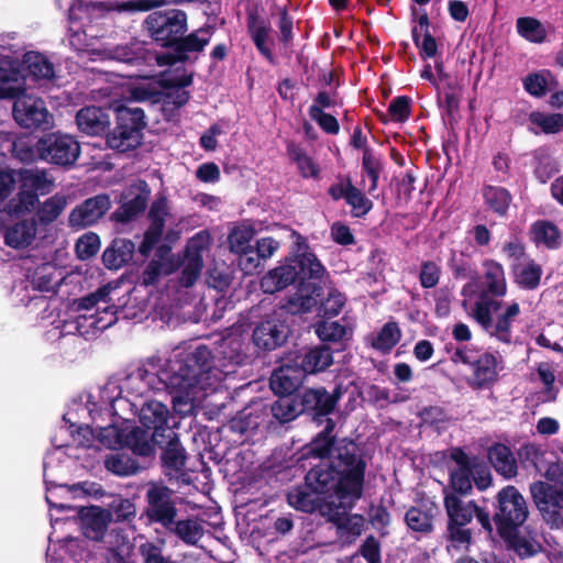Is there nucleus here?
<instances>
[{
    "mask_svg": "<svg viewBox=\"0 0 563 563\" xmlns=\"http://www.w3.org/2000/svg\"><path fill=\"white\" fill-rule=\"evenodd\" d=\"M21 187L34 192L35 195H46L51 191L53 185L44 170L25 169L20 175Z\"/></svg>",
    "mask_w": 563,
    "mask_h": 563,
    "instance_id": "nucleus-55",
    "label": "nucleus"
},
{
    "mask_svg": "<svg viewBox=\"0 0 563 563\" xmlns=\"http://www.w3.org/2000/svg\"><path fill=\"white\" fill-rule=\"evenodd\" d=\"M471 476L476 488L481 492L487 489L493 482L490 466L478 456H468Z\"/></svg>",
    "mask_w": 563,
    "mask_h": 563,
    "instance_id": "nucleus-60",
    "label": "nucleus"
},
{
    "mask_svg": "<svg viewBox=\"0 0 563 563\" xmlns=\"http://www.w3.org/2000/svg\"><path fill=\"white\" fill-rule=\"evenodd\" d=\"M352 210L351 213L354 218L365 217L373 208V201L368 199L365 194L349 180V195L345 199Z\"/></svg>",
    "mask_w": 563,
    "mask_h": 563,
    "instance_id": "nucleus-61",
    "label": "nucleus"
},
{
    "mask_svg": "<svg viewBox=\"0 0 563 563\" xmlns=\"http://www.w3.org/2000/svg\"><path fill=\"white\" fill-rule=\"evenodd\" d=\"M529 490L542 520L551 529L563 528V484L536 481Z\"/></svg>",
    "mask_w": 563,
    "mask_h": 563,
    "instance_id": "nucleus-10",
    "label": "nucleus"
},
{
    "mask_svg": "<svg viewBox=\"0 0 563 563\" xmlns=\"http://www.w3.org/2000/svg\"><path fill=\"white\" fill-rule=\"evenodd\" d=\"M287 154L297 164L299 173L303 178L319 177L320 168L305 148L295 143H289L287 145Z\"/></svg>",
    "mask_w": 563,
    "mask_h": 563,
    "instance_id": "nucleus-50",
    "label": "nucleus"
},
{
    "mask_svg": "<svg viewBox=\"0 0 563 563\" xmlns=\"http://www.w3.org/2000/svg\"><path fill=\"white\" fill-rule=\"evenodd\" d=\"M108 515L106 509L99 506L81 508L79 518L85 537L92 541H102L110 523Z\"/></svg>",
    "mask_w": 563,
    "mask_h": 563,
    "instance_id": "nucleus-26",
    "label": "nucleus"
},
{
    "mask_svg": "<svg viewBox=\"0 0 563 563\" xmlns=\"http://www.w3.org/2000/svg\"><path fill=\"white\" fill-rule=\"evenodd\" d=\"M268 419V405L263 401L253 402L240 410L235 417L229 421L230 430L240 434L256 432L264 424H272Z\"/></svg>",
    "mask_w": 563,
    "mask_h": 563,
    "instance_id": "nucleus-19",
    "label": "nucleus"
},
{
    "mask_svg": "<svg viewBox=\"0 0 563 563\" xmlns=\"http://www.w3.org/2000/svg\"><path fill=\"white\" fill-rule=\"evenodd\" d=\"M144 499L143 516L147 521L170 529L178 515L175 490L162 482H150L146 485Z\"/></svg>",
    "mask_w": 563,
    "mask_h": 563,
    "instance_id": "nucleus-8",
    "label": "nucleus"
},
{
    "mask_svg": "<svg viewBox=\"0 0 563 563\" xmlns=\"http://www.w3.org/2000/svg\"><path fill=\"white\" fill-rule=\"evenodd\" d=\"M13 118L15 122L27 130H36L48 124L49 112L42 99H34L25 95L14 98Z\"/></svg>",
    "mask_w": 563,
    "mask_h": 563,
    "instance_id": "nucleus-13",
    "label": "nucleus"
},
{
    "mask_svg": "<svg viewBox=\"0 0 563 563\" xmlns=\"http://www.w3.org/2000/svg\"><path fill=\"white\" fill-rule=\"evenodd\" d=\"M305 378L294 362L292 364H283L273 371L269 377V387L276 396L295 397Z\"/></svg>",
    "mask_w": 563,
    "mask_h": 563,
    "instance_id": "nucleus-22",
    "label": "nucleus"
},
{
    "mask_svg": "<svg viewBox=\"0 0 563 563\" xmlns=\"http://www.w3.org/2000/svg\"><path fill=\"white\" fill-rule=\"evenodd\" d=\"M446 265L454 279H474L477 274L470 256L463 252L451 250Z\"/></svg>",
    "mask_w": 563,
    "mask_h": 563,
    "instance_id": "nucleus-53",
    "label": "nucleus"
},
{
    "mask_svg": "<svg viewBox=\"0 0 563 563\" xmlns=\"http://www.w3.org/2000/svg\"><path fill=\"white\" fill-rule=\"evenodd\" d=\"M301 415L298 395L295 397L278 396V399L268 406V417L271 416V420L279 424L291 422Z\"/></svg>",
    "mask_w": 563,
    "mask_h": 563,
    "instance_id": "nucleus-36",
    "label": "nucleus"
},
{
    "mask_svg": "<svg viewBox=\"0 0 563 563\" xmlns=\"http://www.w3.org/2000/svg\"><path fill=\"white\" fill-rule=\"evenodd\" d=\"M106 468L118 476H130L136 474L140 465L135 459L126 453L110 454L104 460Z\"/></svg>",
    "mask_w": 563,
    "mask_h": 563,
    "instance_id": "nucleus-52",
    "label": "nucleus"
},
{
    "mask_svg": "<svg viewBox=\"0 0 563 563\" xmlns=\"http://www.w3.org/2000/svg\"><path fill=\"white\" fill-rule=\"evenodd\" d=\"M144 27L152 42L167 52L155 56L158 66H174L189 60L190 53H201L209 44L213 26L205 25L186 34L188 15L184 10L168 8L151 12Z\"/></svg>",
    "mask_w": 563,
    "mask_h": 563,
    "instance_id": "nucleus-2",
    "label": "nucleus"
},
{
    "mask_svg": "<svg viewBox=\"0 0 563 563\" xmlns=\"http://www.w3.org/2000/svg\"><path fill=\"white\" fill-rule=\"evenodd\" d=\"M291 236L295 242L289 255L261 280L265 294H275L290 285L297 287V292L286 300L280 310L266 314L253 329L252 342L264 352L274 351L288 341L292 333L288 322L289 313L312 311L323 294L320 283L325 273L324 266L314 253L309 252L307 238L295 230L291 231Z\"/></svg>",
    "mask_w": 563,
    "mask_h": 563,
    "instance_id": "nucleus-1",
    "label": "nucleus"
},
{
    "mask_svg": "<svg viewBox=\"0 0 563 563\" xmlns=\"http://www.w3.org/2000/svg\"><path fill=\"white\" fill-rule=\"evenodd\" d=\"M493 506L497 533L522 527L529 517L528 503L514 485L503 487L496 494Z\"/></svg>",
    "mask_w": 563,
    "mask_h": 563,
    "instance_id": "nucleus-6",
    "label": "nucleus"
},
{
    "mask_svg": "<svg viewBox=\"0 0 563 563\" xmlns=\"http://www.w3.org/2000/svg\"><path fill=\"white\" fill-rule=\"evenodd\" d=\"M316 334L322 342H339L346 338L347 329L339 321L320 320L316 323Z\"/></svg>",
    "mask_w": 563,
    "mask_h": 563,
    "instance_id": "nucleus-63",
    "label": "nucleus"
},
{
    "mask_svg": "<svg viewBox=\"0 0 563 563\" xmlns=\"http://www.w3.org/2000/svg\"><path fill=\"white\" fill-rule=\"evenodd\" d=\"M255 231L251 225L234 227L228 236V244L231 252L239 255V258L245 256L252 250L251 241Z\"/></svg>",
    "mask_w": 563,
    "mask_h": 563,
    "instance_id": "nucleus-49",
    "label": "nucleus"
},
{
    "mask_svg": "<svg viewBox=\"0 0 563 563\" xmlns=\"http://www.w3.org/2000/svg\"><path fill=\"white\" fill-rule=\"evenodd\" d=\"M355 504L356 501L350 504L346 500H341L338 496H327L318 511L338 528L339 523L342 522L347 511L351 510Z\"/></svg>",
    "mask_w": 563,
    "mask_h": 563,
    "instance_id": "nucleus-47",
    "label": "nucleus"
},
{
    "mask_svg": "<svg viewBox=\"0 0 563 563\" xmlns=\"http://www.w3.org/2000/svg\"><path fill=\"white\" fill-rule=\"evenodd\" d=\"M508 550L515 551L521 559L534 556L539 550L526 537L520 534V528L497 533Z\"/></svg>",
    "mask_w": 563,
    "mask_h": 563,
    "instance_id": "nucleus-44",
    "label": "nucleus"
},
{
    "mask_svg": "<svg viewBox=\"0 0 563 563\" xmlns=\"http://www.w3.org/2000/svg\"><path fill=\"white\" fill-rule=\"evenodd\" d=\"M439 509L434 503H422L418 506H411L405 514L407 527L423 536L431 534L434 531V520Z\"/></svg>",
    "mask_w": 563,
    "mask_h": 563,
    "instance_id": "nucleus-27",
    "label": "nucleus"
},
{
    "mask_svg": "<svg viewBox=\"0 0 563 563\" xmlns=\"http://www.w3.org/2000/svg\"><path fill=\"white\" fill-rule=\"evenodd\" d=\"M78 129L87 135H101L109 130V113L100 107H84L76 114Z\"/></svg>",
    "mask_w": 563,
    "mask_h": 563,
    "instance_id": "nucleus-29",
    "label": "nucleus"
},
{
    "mask_svg": "<svg viewBox=\"0 0 563 563\" xmlns=\"http://www.w3.org/2000/svg\"><path fill=\"white\" fill-rule=\"evenodd\" d=\"M343 393L341 385H336L332 393L323 386L303 389L298 394L302 416L318 424L325 423V419H331L329 416L335 410Z\"/></svg>",
    "mask_w": 563,
    "mask_h": 563,
    "instance_id": "nucleus-11",
    "label": "nucleus"
},
{
    "mask_svg": "<svg viewBox=\"0 0 563 563\" xmlns=\"http://www.w3.org/2000/svg\"><path fill=\"white\" fill-rule=\"evenodd\" d=\"M531 240L537 245H544L549 250H556L562 244L561 231L549 220H538L530 229Z\"/></svg>",
    "mask_w": 563,
    "mask_h": 563,
    "instance_id": "nucleus-38",
    "label": "nucleus"
},
{
    "mask_svg": "<svg viewBox=\"0 0 563 563\" xmlns=\"http://www.w3.org/2000/svg\"><path fill=\"white\" fill-rule=\"evenodd\" d=\"M443 507L448 517L445 538L454 545L468 544L472 541V529L475 500L465 501L456 494L443 496Z\"/></svg>",
    "mask_w": 563,
    "mask_h": 563,
    "instance_id": "nucleus-7",
    "label": "nucleus"
},
{
    "mask_svg": "<svg viewBox=\"0 0 563 563\" xmlns=\"http://www.w3.org/2000/svg\"><path fill=\"white\" fill-rule=\"evenodd\" d=\"M516 26L518 34L531 43L541 44L547 40V30L536 18L521 16L517 19Z\"/></svg>",
    "mask_w": 563,
    "mask_h": 563,
    "instance_id": "nucleus-54",
    "label": "nucleus"
},
{
    "mask_svg": "<svg viewBox=\"0 0 563 563\" xmlns=\"http://www.w3.org/2000/svg\"><path fill=\"white\" fill-rule=\"evenodd\" d=\"M114 112L115 126L107 134V145L120 153L140 147L144 136L143 130L146 128L144 110L121 104Z\"/></svg>",
    "mask_w": 563,
    "mask_h": 563,
    "instance_id": "nucleus-5",
    "label": "nucleus"
},
{
    "mask_svg": "<svg viewBox=\"0 0 563 563\" xmlns=\"http://www.w3.org/2000/svg\"><path fill=\"white\" fill-rule=\"evenodd\" d=\"M312 468L305 475V482L301 485L292 487L287 493L288 504L296 510L313 514L321 507L324 497L334 496L330 484L323 485L311 476Z\"/></svg>",
    "mask_w": 563,
    "mask_h": 563,
    "instance_id": "nucleus-12",
    "label": "nucleus"
},
{
    "mask_svg": "<svg viewBox=\"0 0 563 563\" xmlns=\"http://www.w3.org/2000/svg\"><path fill=\"white\" fill-rule=\"evenodd\" d=\"M169 410L166 405L157 400L145 402L140 412V422L142 427L152 431V440L156 444H162L166 435L174 431L168 426Z\"/></svg>",
    "mask_w": 563,
    "mask_h": 563,
    "instance_id": "nucleus-17",
    "label": "nucleus"
},
{
    "mask_svg": "<svg viewBox=\"0 0 563 563\" xmlns=\"http://www.w3.org/2000/svg\"><path fill=\"white\" fill-rule=\"evenodd\" d=\"M156 442L152 440V431L144 427H132L129 431L124 430V438L121 448L130 449L133 454L139 456H151L154 453Z\"/></svg>",
    "mask_w": 563,
    "mask_h": 563,
    "instance_id": "nucleus-34",
    "label": "nucleus"
},
{
    "mask_svg": "<svg viewBox=\"0 0 563 563\" xmlns=\"http://www.w3.org/2000/svg\"><path fill=\"white\" fill-rule=\"evenodd\" d=\"M157 446L162 449L161 461L165 475L176 479L186 476L188 456L177 432L170 431Z\"/></svg>",
    "mask_w": 563,
    "mask_h": 563,
    "instance_id": "nucleus-14",
    "label": "nucleus"
},
{
    "mask_svg": "<svg viewBox=\"0 0 563 563\" xmlns=\"http://www.w3.org/2000/svg\"><path fill=\"white\" fill-rule=\"evenodd\" d=\"M192 84V74L181 75V76H173L168 78L161 79V86L166 89H175V91H170L166 93V99L163 103V111L166 112L169 110V106H172L170 110H178L184 107L190 99V93L184 88L190 86Z\"/></svg>",
    "mask_w": 563,
    "mask_h": 563,
    "instance_id": "nucleus-30",
    "label": "nucleus"
},
{
    "mask_svg": "<svg viewBox=\"0 0 563 563\" xmlns=\"http://www.w3.org/2000/svg\"><path fill=\"white\" fill-rule=\"evenodd\" d=\"M536 166L533 174L536 178L545 184L550 180L556 173H559V164L555 158H553L550 154L545 152H539L536 154Z\"/></svg>",
    "mask_w": 563,
    "mask_h": 563,
    "instance_id": "nucleus-64",
    "label": "nucleus"
},
{
    "mask_svg": "<svg viewBox=\"0 0 563 563\" xmlns=\"http://www.w3.org/2000/svg\"><path fill=\"white\" fill-rule=\"evenodd\" d=\"M472 376L467 379V385L473 390H483L492 388L498 380L497 358L493 353L485 352L474 360L471 364Z\"/></svg>",
    "mask_w": 563,
    "mask_h": 563,
    "instance_id": "nucleus-24",
    "label": "nucleus"
},
{
    "mask_svg": "<svg viewBox=\"0 0 563 563\" xmlns=\"http://www.w3.org/2000/svg\"><path fill=\"white\" fill-rule=\"evenodd\" d=\"M38 203V196L20 186L16 197L5 205V211L11 216H23L31 212Z\"/></svg>",
    "mask_w": 563,
    "mask_h": 563,
    "instance_id": "nucleus-56",
    "label": "nucleus"
},
{
    "mask_svg": "<svg viewBox=\"0 0 563 563\" xmlns=\"http://www.w3.org/2000/svg\"><path fill=\"white\" fill-rule=\"evenodd\" d=\"M510 269L514 282L519 288L525 290H534L540 286L542 277V267L534 260H529L526 264L511 263Z\"/></svg>",
    "mask_w": 563,
    "mask_h": 563,
    "instance_id": "nucleus-35",
    "label": "nucleus"
},
{
    "mask_svg": "<svg viewBox=\"0 0 563 563\" xmlns=\"http://www.w3.org/2000/svg\"><path fill=\"white\" fill-rule=\"evenodd\" d=\"M558 86L559 82L550 70L530 73L523 79L526 91L537 98L544 97L548 90H552Z\"/></svg>",
    "mask_w": 563,
    "mask_h": 563,
    "instance_id": "nucleus-42",
    "label": "nucleus"
},
{
    "mask_svg": "<svg viewBox=\"0 0 563 563\" xmlns=\"http://www.w3.org/2000/svg\"><path fill=\"white\" fill-rule=\"evenodd\" d=\"M306 377L325 371L333 363L332 350L327 345L302 347L291 358Z\"/></svg>",
    "mask_w": 563,
    "mask_h": 563,
    "instance_id": "nucleus-18",
    "label": "nucleus"
},
{
    "mask_svg": "<svg viewBox=\"0 0 563 563\" xmlns=\"http://www.w3.org/2000/svg\"><path fill=\"white\" fill-rule=\"evenodd\" d=\"M148 200V191L137 194L129 201L123 202L111 216V218L119 223H128L141 214Z\"/></svg>",
    "mask_w": 563,
    "mask_h": 563,
    "instance_id": "nucleus-46",
    "label": "nucleus"
},
{
    "mask_svg": "<svg viewBox=\"0 0 563 563\" xmlns=\"http://www.w3.org/2000/svg\"><path fill=\"white\" fill-rule=\"evenodd\" d=\"M219 369L214 365L212 351L205 344L198 345L194 351L180 354L170 360L163 368L157 369V389H165L173 399L180 400L189 397L191 390L199 388L206 390L218 378Z\"/></svg>",
    "mask_w": 563,
    "mask_h": 563,
    "instance_id": "nucleus-4",
    "label": "nucleus"
},
{
    "mask_svg": "<svg viewBox=\"0 0 563 563\" xmlns=\"http://www.w3.org/2000/svg\"><path fill=\"white\" fill-rule=\"evenodd\" d=\"M35 151L40 159L51 165L69 168L76 164L80 155V144L69 134L52 132L37 140Z\"/></svg>",
    "mask_w": 563,
    "mask_h": 563,
    "instance_id": "nucleus-9",
    "label": "nucleus"
},
{
    "mask_svg": "<svg viewBox=\"0 0 563 563\" xmlns=\"http://www.w3.org/2000/svg\"><path fill=\"white\" fill-rule=\"evenodd\" d=\"M135 252L133 241L124 238H115L107 246L102 254V263L110 271H117L125 266Z\"/></svg>",
    "mask_w": 563,
    "mask_h": 563,
    "instance_id": "nucleus-31",
    "label": "nucleus"
},
{
    "mask_svg": "<svg viewBox=\"0 0 563 563\" xmlns=\"http://www.w3.org/2000/svg\"><path fill=\"white\" fill-rule=\"evenodd\" d=\"M529 122L545 134H556L563 130V113H545L532 111L529 114Z\"/></svg>",
    "mask_w": 563,
    "mask_h": 563,
    "instance_id": "nucleus-58",
    "label": "nucleus"
},
{
    "mask_svg": "<svg viewBox=\"0 0 563 563\" xmlns=\"http://www.w3.org/2000/svg\"><path fill=\"white\" fill-rule=\"evenodd\" d=\"M177 536L184 543L195 545L203 537L205 529L201 523L194 519L176 520L168 529Z\"/></svg>",
    "mask_w": 563,
    "mask_h": 563,
    "instance_id": "nucleus-51",
    "label": "nucleus"
},
{
    "mask_svg": "<svg viewBox=\"0 0 563 563\" xmlns=\"http://www.w3.org/2000/svg\"><path fill=\"white\" fill-rule=\"evenodd\" d=\"M35 223L26 220L8 227L4 231V243L12 249L29 246L35 236Z\"/></svg>",
    "mask_w": 563,
    "mask_h": 563,
    "instance_id": "nucleus-41",
    "label": "nucleus"
},
{
    "mask_svg": "<svg viewBox=\"0 0 563 563\" xmlns=\"http://www.w3.org/2000/svg\"><path fill=\"white\" fill-rule=\"evenodd\" d=\"M25 80L18 68L0 67V100L14 99L25 92Z\"/></svg>",
    "mask_w": 563,
    "mask_h": 563,
    "instance_id": "nucleus-39",
    "label": "nucleus"
},
{
    "mask_svg": "<svg viewBox=\"0 0 563 563\" xmlns=\"http://www.w3.org/2000/svg\"><path fill=\"white\" fill-rule=\"evenodd\" d=\"M247 31L258 53L272 65L275 64V57L267 45L269 35V26L263 20L258 21L256 14L252 13L247 16Z\"/></svg>",
    "mask_w": 563,
    "mask_h": 563,
    "instance_id": "nucleus-37",
    "label": "nucleus"
},
{
    "mask_svg": "<svg viewBox=\"0 0 563 563\" xmlns=\"http://www.w3.org/2000/svg\"><path fill=\"white\" fill-rule=\"evenodd\" d=\"M383 169L384 164L382 157L376 155L373 150H365L362 156V172L371 180L368 194L376 191L378 187L379 175Z\"/></svg>",
    "mask_w": 563,
    "mask_h": 563,
    "instance_id": "nucleus-57",
    "label": "nucleus"
},
{
    "mask_svg": "<svg viewBox=\"0 0 563 563\" xmlns=\"http://www.w3.org/2000/svg\"><path fill=\"white\" fill-rule=\"evenodd\" d=\"M334 429L335 421L333 419H325L324 428L302 448V456L307 459L328 460V462H330L340 439L333 433Z\"/></svg>",
    "mask_w": 563,
    "mask_h": 563,
    "instance_id": "nucleus-21",
    "label": "nucleus"
},
{
    "mask_svg": "<svg viewBox=\"0 0 563 563\" xmlns=\"http://www.w3.org/2000/svg\"><path fill=\"white\" fill-rule=\"evenodd\" d=\"M104 509L109 514L110 522L131 523L136 517L135 504L122 496H115Z\"/></svg>",
    "mask_w": 563,
    "mask_h": 563,
    "instance_id": "nucleus-43",
    "label": "nucleus"
},
{
    "mask_svg": "<svg viewBox=\"0 0 563 563\" xmlns=\"http://www.w3.org/2000/svg\"><path fill=\"white\" fill-rule=\"evenodd\" d=\"M400 339L401 330L398 327V323L395 321H388L373 339L372 346L376 351L387 354L398 344Z\"/></svg>",
    "mask_w": 563,
    "mask_h": 563,
    "instance_id": "nucleus-48",
    "label": "nucleus"
},
{
    "mask_svg": "<svg viewBox=\"0 0 563 563\" xmlns=\"http://www.w3.org/2000/svg\"><path fill=\"white\" fill-rule=\"evenodd\" d=\"M450 457L457 465L450 472L449 485L451 490L444 489L443 494H456L461 498L468 496L473 492V479L468 465V455L462 448H453Z\"/></svg>",
    "mask_w": 563,
    "mask_h": 563,
    "instance_id": "nucleus-20",
    "label": "nucleus"
},
{
    "mask_svg": "<svg viewBox=\"0 0 563 563\" xmlns=\"http://www.w3.org/2000/svg\"><path fill=\"white\" fill-rule=\"evenodd\" d=\"M484 269V289L482 292L490 295V297L501 298L507 294V280L504 266L493 260L486 258L482 263Z\"/></svg>",
    "mask_w": 563,
    "mask_h": 563,
    "instance_id": "nucleus-32",
    "label": "nucleus"
},
{
    "mask_svg": "<svg viewBox=\"0 0 563 563\" xmlns=\"http://www.w3.org/2000/svg\"><path fill=\"white\" fill-rule=\"evenodd\" d=\"M145 49L141 43H132L128 45H118L112 52L113 59L131 65H141L145 62Z\"/></svg>",
    "mask_w": 563,
    "mask_h": 563,
    "instance_id": "nucleus-62",
    "label": "nucleus"
},
{
    "mask_svg": "<svg viewBox=\"0 0 563 563\" xmlns=\"http://www.w3.org/2000/svg\"><path fill=\"white\" fill-rule=\"evenodd\" d=\"M366 468L363 445L350 437H342L330 462L313 466L311 476L325 486L330 484L334 496L351 504L363 496Z\"/></svg>",
    "mask_w": 563,
    "mask_h": 563,
    "instance_id": "nucleus-3",
    "label": "nucleus"
},
{
    "mask_svg": "<svg viewBox=\"0 0 563 563\" xmlns=\"http://www.w3.org/2000/svg\"><path fill=\"white\" fill-rule=\"evenodd\" d=\"M111 208V200L107 194H99L84 200L76 206L68 216L71 228L82 229L97 223Z\"/></svg>",
    "mask_w": 563,
    "mask_h": 563,
    "instance_id": "nucleus-16",
    "label": "nucleus"
},
{
    "mask_svg": "<svg viewBox=\"0 0 563 563\" xmlns=\"http://www.w3.org/2000/svg\"><path fill=\"white\" fill-rule=\"evenodd\" d=\"M279 246L280 243L272 236L256 240L252 250L245 256L239 258V267L246 275L260 274L264 269L262 262L271 258Z\"/></svg>",
    "mask_w": 563,
    "mask_h": 563,
    "instance_id": "nucleus-25",
    "label": "nucleus"
},
{
    "mask_svg": "<svg viewBox=\"0 0 563 563\" xmlns=\"http://www.w3.org/2000/svg\"><path fill=\"white\" fill-rule=\"evenodd\" d=\"M482 194L484 202L489 210L499 217L507 214L512 201V196L508 189L500 186L486 185Z\"/></svg>",
    "mask_w": 563,
    "mask_h": 563,
    "instance_id": "nucleus-40",
    "label": "nucleus"
},
{
    "mask_svg": "<svg viewBox=\"0 0 563 563\" xmlns=\"http://www.w3.org/2000/svg\"><path fill=\"white\" fill-rule=\"evenodd\" d=\"M57 275L60 273L56 265L47 262L36 266L33 271L29 269L26 277L33 290L55 294L62 280L57 279Z\"/></svg>",
    "mask_w": 563,
    "mask_h": 563,
    "instance_id": "nucleus-33",
    "label": "nucleus"
},
{
    "mask_svg": "<svg viewBox=\"0 0 563 563\" xmlns=\"http://www.w3.org/2000/svg\"><path fill=\"white\" fill-rule=\"evenodd\" d=\"M487 459L496 473L505 479L518 475V461L511 449L500 442L493 443L487 450Z\"/></svg>",
    "mask_w": 563,
    "mask_h": 563,
    "instance_id": "nucleus-28",
    "label": "nucleus"
},
{
    "mask_svg": "<svg viewBox=\"0 0 563 563\" xmlns=\"http://www.w3.org/2000/svg\"><path fill=\"white\" fill-rule=\"evenodd\" d=\"M67 205L65 196L56 194L46 199L37 210V217L41 223L49 224L54 222L64 211Z\"/></svg>",
    "mask_w": 563,
    "mask_h": 563,
    "instance_id": "nucleus-59",
    "label": "nucleus"
},
{
    "mask_svg": "<svg viewBox=\"0 0 563 563\" xmlns=\"http://www.w3.org/2000/svg\"><path fill=\"white\" fill-rule=\"evenodd\" d=\"M23 63L31 76L35 79L51 80L55 77L54 65L46 56L37 52H29L23 57Z\"/></svg>",
    "mask_w": 563,
    "mask_h": 563,
    "instance_id": "nucleus-45",
    "label": "nucleus"
},
{
    "mask_svg": "<svg viewBox=\"0 0 563 563\" xmlns=\"http://www.w3.org/2000/svg\"><path fill=\"white\" fill-rule=\"evenodd\" d=\"M478 313L481 319L478 324L486 333L501 343L510 344L512 342V323L520 314L518 302L510 303L503 313L497 316L495 321L493 314L486 309H481Z\"/></svg>",
    "mask_w": 563,
    "mask_h": 563,
    "instance_id": "nucleus-15",
    "label": "nucleus"
},
{
    "mask_svg": "<svg viewBox=\"0 0 563 563\" xmlns=\"http://www.w3.org/2000/svg\"><path fill=\"white\" fill-rule=\"evenodd\" d=\"M166 216L167 209L164 200L154 201L148 211L150 225L145 230L143 241L139 246V253L143 257H148L155 245L162 239Z\"/></svg>",
    "mask_w": 563,
    "mask_h": 563,
    "instance_id": "nucleus-23",
    "label": "nucleus"
}]
</instances>
